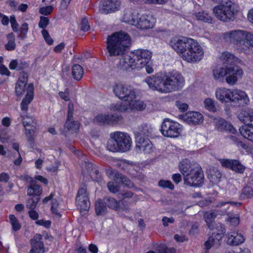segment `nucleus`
I'll return each mask as SVG.
<instances>
[{"instance_id": "nucleus-40", "label": "nucleus", "mask_w": 253, "mask_h": 253, "mask_svg": "<svg viewBox=\"0 0 253 253\" xmlns=\"http://www.w3.org/2000/svg\"><path fill=\"white\" fill-rule=\"evenodd\" d=\"M27 67L26 62L22 60H12L9 63V67L11 70H20Z\"/></svg>"}, {"instance_id": "nucleus-21", "label": "nucleus", "mask_w": 253, "mask_h": 253, "mask_svg": "<svg viewBox=\"0 0 253 253\" xmlns=\"http://www.w3.org/2000/svg\"><path fill=\"white\" fill-rule=\"evenodd\" d=\"M73 106L72 104L68 105L67 120L65 124V127L72 133L76 132L80 128V123L73 119Z\"/></svg>"}, {"instance_id": "nucleus-32", "label": "nucleus", "mask_w": 253, "mask_h": 253, "mask_svg": "<svg viewBox=\"0 0 253 253\" xmlns=\"http://www.w3.org/2000/svg\"><path fill=\"white\" fill-rule=\"evenodd\" d=\"M152 132V128L148 125H142L139 126L137 129L134 131L136 141L140 139H145L142 136H151Z\"/></svg>"}, {"instance_id": "nucleus-36", "label": "nucleus", "mask_w": 253, "mask_h": 253, "mask_svg": "<svg viewBox=\"0 0 253 253\" xmlns=\"http://www.w3.org/2000/svg\"><path fill=\"white\" fill-rule=\"evenodd\" d=\"M239 131L245 138L253 142V126L243 125L240 127Z\"/></svg>"}, {"instance_id": "nucleus-35", "label": "nucleus", "mask_w": 253, "mask_h": 253, "mask_svg": "<svg viewBox=\"0 0 253 253\" xmlns=\"http://www.w3.org/2000/svg\"><path fill=\"white\" fill-rule=\"evenodd\" d=\"M118 197L121 199L120 201L121 204L123 206H126L125 205L126 200H130V203H134L136 201V197L134 195L133 193L128 190L123 191L121 192L118 194Z\"/></svg>"}, {"instance_id": "nucleus-54", "label": "nucleus", "mask_w": 253, "mask_h": 253, "mask_svg": "<svg viewBox=\"0 0 253 253\" xmlns=\"http://www.w3.org/2000/svg\"><path fill=\"white\" fill-rule=\"evenodd\" d=\"M49 19L48 18L44 16H41L40 19V21L39 23V28L44 29L49 24Z\"/></svg>"}, {"instance_id": "nucleus-56", "label": "nucleus", "mask_w": 253, "mask_h": 253, "mask_svg": "<svg viewBox=\"0 0 253 253\" xmlns=\"http://www.w3.org/2000/svg\"><path fill=\"white\" fill-rule=\"evenodd\" d=\"M42 35L46 42V43L49 45H51L53 43V39L50 37L49 34L48 32V31L45 30L43 29L42 31Z\"/></svg>"}, {"instance_id": "nucleus-58", "label": "nucleus", "mask_w": 253, "mask_h": 253, "mask_svg": "<svg viewBox=\"0 0 253 253\" xmlns=\"http://www.w3.org/2000/svg\"><path fill=\"white\" fill-rule=\"evenodd\" d=\"M159 186H161L164 188H168L170 190H172L174 189V185L172 184V183L169 181L167 180H160Z\"/></svg>"}, {"instance_id": "nucleus-23", "label": "nucleus", "mask_w": 253, "mask_h": 253, "mask_svg": "<svg viewBox=\"0 0 253 253\" xmlns=\"http://www.w3.org/2000/svg\"><path fill=\"white\" fill-rule=\"evenodd\" d=\"M23 179L30 184V186L27 189L28 195L39 196L42 194V188L37 184L36 181L31 177L26 175L24 177Z\"/></svg>"}, {"instance_id": "nucleus-9", "label": "nucleus", "mask_w": 253, "mask_h": 253, "mask_svg": "<svg viewBox=\"0 0 253 253\" xmlns=\"http://www.w3.org/2000/svg\"><path fill=\"white\" fill-rule=\"evenodd\" d=\"M136 92L134 93V97L130 100H127L126 102H121L113 104L112 110L121 112H127L129 111H141L146 108V104L143 101L136 99Z\"/></svg>"}, {"instance_id": "nucleus-4", "label": "nucleus", "mask_w": 253, "mask_h": 253, "mask_svg": "<svg viewBox=\"0 0 253 253\" xmlns=\"http://www.w3.org/2000/svg\"><path fill=\"white\" fill-rule=\"evenodd\" d=\"M178 168L184 176L185 184L195 187L202 185L204 176L197 164H192L188 160L184 159L179 163Z\"/></svg>"}, {"instance_id": "nucleus-57", "label": "nucleus", "mask_w": 253, "mask_h": 253, "mask_svg": "<svg viewBox=\"0 0 253 253\" xmlns=\"http://www.w3.org/2000/svg\"><path fill=\"white\" fill-rule=\"evenodd\" d=\"M80 28L82 31L86 32L90 29V27L88 24V20L85 18H83L82 20Z\"/></svg>"}, {"instance_id": "nucleus-14", "label": "nucleus", "mask_w": 253, "mask_h": 253, "mask_svg": "<svg viewBox=\"0 0 253 253\" xmlns=\"http://www.w3.org/2000/svg\"><path fill=\"white\" fill-rule=\"evenodd\" d=\"M28 74L24 72L20 73L18 81L15 84V93L17 96L21 97L25 92L26 94L30 88V85H33L32 84H28Z\"/></svg>"}, {"instance_id": "nucleus-47", "label": "nucleus", "mask_w": 253, "mask_h": 253, "mask_svg": "<svg viewBox=\"0 0 253 253\" xmlns=\"http://www.w3.org/2000/svg\"><path fill=\"white\" fill-rule=\"evenodd\" d=\"M94 121L99 124L109 125V115L99 114L94 118Z\"/></svg>"}, {"instance_id": "nucleus-31", "label": "nucleus", "mask_w": 253, "mask_h": 253, "mask_svg": "<svg viewBox=\"0 0 253 253\" xmlns=\"http://www.w3.org/2000/svg\"><path fill=\"white\" fill-rule=\"evenodd\" d=\"M227 243L230 245L238 246L244 242V236L238 232H231L226 235Z\"/></svg>"}, {"instance_id": "nucleus-44", "label": "nucleus", "mask_w": 253, "mask_h": 253, "mask_svg": "<svg viewBox=\"0 0 253 253\" xmlns=\"http://www.w3.org/2000/svg\"><path fill=\"white\" fill-rule=\"evenodd\" d=\"M158 77L155 76L148 77L145 79V82L148 84L150 88L154 90H157Z\"/></svg>"}, {"instance_id": "nucleus-22", "label": "nucleus", "mask_w": 253, "mask_h": 253, "mask_svg": "<svg viewBox=\"0 0 253 253\" xmlns=\"http://www.w3.org/2000/svg\"><path fill=\"white\" fill-rule=\"evenodd\" d=\"M232 89L221 87L217 88L215 91L217 100L221 103H230Z\"/></svg>"}, {"instance_id": "nucleus-42", "label": "nucleus", "mask_w": 253, "mask_h": 253, "mask_svg": "<svg viewBox=\"0 0 253 253\" xmlns=\"http://www.w3.org/2000/svg\"><path fill=\"white\" fill-rule=\"evenodd\" d=\"M208 177L211 182L213 184H216L220 181L221 174L218 170L213 169L210 171L208 174Z\"/></svg>"}, {"instance_id": "nucleus-51", "label": "nucleus", "mask_w": 253, "mask_h": 253, "mask_svg": "<svg viewBox=\"0 0 253 253\" xmlns=\"http://www.w3.org/2000/svg\"><path fill=\"white\" fill-rule=\"evenodd\" d=\"M231 205H235L237 206L240 205V204L238 203H234V202H221L219 204L217 205V207L218 208H223L224 209V211L222 212V214L225 213L226 211L229 209V207Z\"/></svg>"}, {"instance_id": "nucleus-60", "label": "nucleus", "mask_w": 253, "mask_h": 253, "mask_svg": "<svg viewBox=\"0 0 253 253\" xmlns=\"http://www.w3.org/2000/svg\"><path fill=\"white\" fill-rule=\"evenodd\" d=\"M22 120L25 127L31 126L34 123L33 119L30 116H22Z\"/></svg>"}, {"instance_id": "nucleus-5", "label": "nucleus", "mask_w": 253, "mask_h": 253, "mask_svg": "<svg viewBox=\"0 0 253 253\" xmlns=\"http://www.w3.org/2000/svg\"><path fill=\"white\" fill-rule=\"evenodd\" d=\"M184 84V79L177 72L161 73L159 76V92L168 93L176 91Z\"/></svg>"}, {"instance_id": "nucleus-33", "label": "nucleus", "mask_w": 253, "mask_h": 253, "mask_svg": "<svg viewBox=\"0 0 253 253\" xmlns=\"http://www.w3.org/2000/svg\"><path fill=\"white\" fill-rule=\"evenodd\" d=\"M219 59L224 64H235L240 62V60L239 58L235 56L233 54L228 52H223L219 57Z\"/></svg>"}, {"instance_id": "nucleus-50", "label": "nucleus", "mask_w": 253, "mask_h": 253, "mask_svg": "<svg viewBox=\"0 0 253 253\" xmlns=\"http://www.w3.org/2000/svg\"><path fill=\"white\" fill-rule=\"evenodd\" d=\"M40 198L39 197H37L35 199L30 198L29 199L26 203V207L27 208L30 210H34L38 203L39 202Z\"/></svg>"}, {"instance_id": "nucleus-38", "label": "nucleus", "mask_w": 253, "mask_h": 253, "mask_svg": "<svg viewBox=\"0 0 253 253\" xmlns=\"http://www.w3.org/2000/svg\"><path fill=\"white\" fill-rule=\"evenodd\" d=\"M205 108L211 113H215L217 110V103L212 98H207L203 102Z\"/></svg>"}, {"instance_id": "nucleus-43", "label": "nucleus", "mask_w": 253, "mask_h": 253, "mask_svg": "<svg viewBox=\"0 0 253 253\" xmlns=\"http://www.w3.org/2000/svg\"><path fill=\"white\" fill-rule=\"evenodd\" d=\"M8 39L7 43L5 45V48L6 50L11 51L14 50L16 47L15 42V37L13 33H10L7 35Z\"/></svg>"}, {"instance_id": "nucleus-52", "label": "nucleus", "mask_w": 253, "mask_h": 253, "mask_svg": "<svg viewBox=\"0 0 253 253\" xmlns=\"http://www.w3.org/2000/svg\"><path fill=\"white\" fill-rule=\"evenodd\" d=\"M120 166L121 167L122 169L127 171L130 174H134L132 172V170L134 169V166L130 164L126 161H123L120 163Z\"/></svg>"}, {"instance_id": "nucleus-18", "label": "nucleus", "mask_w": 253, "mask_h": 253, "mask_svg": "<svg viewBox=\"0 0 253 253\" xmlns=\"http://www.w3.org/2000/svg\"><path fill=\"white\" fill-rule=\"evenodd\" d=\"M181 119L189 124L197 125L203 123L204 117L200 112L189 111L181 115Z\"/></svg>"}, {"instance_id": "nucleus-10", "label": "nucleus", "mask_w": 253, "mask_h": 253, "mask_svg": "<svg viewBox=\"0 0 253 253\" xmlns=\"http://www.w3.org/2000/svg\"><path fill=\"white\" fill-rule=\"evenodd\" d=\"M183 129V126L178 123L166 119L161 125V132L165 136L176 138L182 135Z\"/></svg>"}, {"instance_id": "nucleus-34", "label": "nucleus", "mask_w": 253, "mask_h": 253, "mask_svg": "<svg viewBox=\"0 0 253 253\" xmlns=\"http://www.w3.org/2000/svg\"><path fill=\"white\" fill-rule=\"evenodd\" d=\"M30 88L25 97L23 99L21 103V109L23 111H27L28 105L34 98V86L30 85Z\"/></svg>"}, {"instance_id": "nucleus-49", "label": "nucleus", "mask_w": 253, "mask_h": 253, "mask_svg": "<svg viewBox=\"0 0 253 253\" xmlns=\"http://www.w3.org/2000/svg\"><path fill=\"white\" fill-rule=\"evenodd\" d=\"M9 219L10 220V222L12 225V229L14 231L19 230L21 226L18 221L17 218L15 216V215L13 214H10L9 215Z\"/></svg>"}, {"instance_id": "nucleus-45", "label": "nucleus", "mask_w": 253, "mask_h": 253, "mask_svg": "<svg viewBox=\"0 0 253 253\" xmlns=\"http://www.w3.org/2000/svg\"><path fill=\"white\" fill-rule=\"evenodd\" d=\"M216 214L213 211H207L204 213L205 222L209 228H211L212 222Z\"/></svg>"}, {"instance_id": "nucleus-39", "label": "nucleus", "mask_w": 253, "mask_h": 253, "mask_svg": "<svg viewBox=\"0 0 253 253\" xmlns=\"http://www.w3.org/2000/svg\"><path fill=\"white\" fill-rule=\"evenodd\" d=\"M72 74L75 80L80 81L82 78L84 74L83 67L79 64L74 65L72 68Z\"/></svg>"}, {"instance_id": "nucleus-20", "label": "nucleus", "mask_w": 253, "mask_h": 253, "mask_svg": "<svg viewBox=\"0 0 253 253\" xmlns=\"http://www.w3.org/2000/svg\"><path fill=\"white\" fill-rule=\"evenodd\" d=\"M215 129L219 131H226L235 134L237 130L229 122L222 118H216L214 121Z\"/></svg>"}, {"instance_id": "nucleus-6", "label": "nucleus", "mask_w": 253, "mask_h": 253, "mask_svg": "<svg viewBox=\"0 0 253 253\" xmlns=\"http://www.w3.org/2000/svg\"><path fill=\"white\" fill-rule=\"evenodd\" d=\"M124 21L137 28L148 29L153 27L156 20L150 14H139L137 10L129 9L125 12Z\"/></svg>"}, {"instance_id": "nucleus-12", "label": "nucleus", "mask_w": 253, "mask_h": 253, "mask_svg": "<svg viewBox=\"0 0 253 253\" xmlns=\"http://www.w3.org/2000/svg\"><path fill=\"white\" fill-rule=\"evenodd\" d=\"M250 98L246 91L240 89H232L230 103L234 106L244 107L249 104Z\"/></svg>"}, {"instance_id": "nucleus-16", "label": "nucleus", "mask_w": 253, "mask_h": 253, "mask_svg": "<svg viewBox=\"0 0 253 253\" xmlns=\"http://www.w3.org/2000/svg\"><path fill=\"white\" fill-rule=\"evenodd\" d=\"M101 2L100 10L105 14L119 10L122 3L121 0H101Z\"/></svg>"}, {"instance_id": "nucleus-46", "label": "nucleus", "mask_w": 253, "mask_h": 253, "mask_svg": "<svg viewBox=\"0 0 253 253\" xmlns=\"http://www.w3.org/2000/svg\"><path fill=\"white\" fill-rule=\"evenodd\" d=\"M101 200H98L95 203V211L97 215H101L107 211L106 205Z\"/></svg>"}, {"instance_id": "nucleus-13", "label": "nucleus", "mask_w": 253, "mask_h": 253, "mask_svg": "<svg viewBox=\"0 0 253 253\" xmlns=\"http://www.w3.org/2000/svg\"><path fill=\"white\" fill-rule=\"evenodd\" d=\"M116 96L126 102L134 97L135 90L131 86L123 84H116L113 88Z\"/></svg>"}, {"instance_id": "nucleus-62", "label": "nucleus", "mask_w": 253, "mask_h": 253, "mask_svg": "<svg viewBox=\"0 0 253 253\" xmlns=\"http://www.w3.org/2000/svg\"><path fill=\"white\" fill-rule=\"evenodd\" d=\"M175 105L177 108L182 112L186 111L188 108V105L186 103L182 102L180 101H177L176 102Z\"/></svg>"}, {"instance_id": "nucleus-7", "label": "nucleus", "mask_w": 253, "mask_h": 253, "mask_svg": "<svg viewBox=\"0 0 253 253\" xmlns=\"http://www.w3.org/2000/svg\"><path fill=\"white\" fill-rule=\"evenodd\" d=\"M107 143L108 149L112 152H126L130 150L132 141L126 132L116 131L111 133Z\"/></svg>"}, {"instance_id": "nucleus-17", "label": "nucleus", "mask_w": 253, "mask_h": 253, "mask_svg": "<svg viewBox=\"0 0 253 253\" xmlns=\"http://www.w3.org/2000/svg\"><path fill=\"white\" fill-rule=\"evenodd\" d=\"M76 204L81 211L88 210L90 204L85 187H82L79 189L76 197Z\"/></svg>"}, {"instance_id": "nucleus-29", "label": "nucleus", "mask_w": 253, "mask_h": 253, "mask_svg": "<svg viewBox=\"0 0 253 253\" xmlns=\"http://www.w3.org/2000/svg\"><path fill=\"white\" fill-rule=\"evenodd\" d=\"M229 65L223 64L218 65L212 70V76L213 79L220 82L225 80Z\"/></svg>"}, {"instance_id": "nucleus-61", "label": "nucleus", "mask_w": 253, "mask_h": 253, "mask_svg": "<svg viewBox=\"0 0 253 253\" xmlns=\"http://www.w3.org/2000/svg\"><path fill=\"white\" fill-rule=\"evenodd\" d=\"M217 245L214 242L213 236H210L205 243V246L207 250L210 249L212 246Z\"/></svg>"}, {"instance_id": "nucleus-15", "label": "nucleus", "mask_w": 253, "mask_h": 253, "mask_svg": "<svg viewBox=\"0 0 253 253\" xmlns=\"http://www.w3.org/2000/svg\"><path fill=\"white\" fill-rule=\"evenodd\" d=\"M243 75V71L241 68L229 65L224 80L229 85H234L239 79L242 78Z\"/></svg>"}, {"instance_id": "nucleus-53", "label": "nucleus", "mask_w": 253, "mask_h": 253, "mask_svg": "<svg viewBox=\"0 0 253 253\" xmlns=\"http://www.w3.org/2000/svg\"><path fill=\"white\" fill-rule=\"evenodd\" d=\"M53 7L51 5L41 7L39 9V12L43 15H48L51 13Z\"/></svg>"}, {"instance_id": "nucleus-59", "label": "nucleus", "mask_w": 253, "mask_h": 253, "mask_svg": "<svg viewBox=\"0 0 253 253\" xmlns=\"http://www.w3.org/2000/svg\"><path fill=\"white\" fill-rule=\"evenodd\" d=\"M107 187L109 191L113 193H117L119 190V186L117 185H115L114 181L109 182Z\"/></svg>"}, {"instance_id": "nucleus-25", "label": "nucleus", "mask_w": 253, "mask_h": 253, "mask_svg": "<svg viewBox=\"0 0 253 253\" xmlns=\"http://www.w3.org/2000/svg\"><path fill=\"white\" fill-rule=\"evenodd\" d=\"M118 67L121 70H128L130 68L136 69L132 53L130 55H124L120 60Z\"/></svg>"}, {"instance_id": "nucleus-37", "label": "nucleus", "mask_w": 253, "mask_h": 253, "mask_svg": "<svg viewBox=\"0 0 253 253\" xmlns=\"http://www.w3.org/2000/svg\"><path fill=\"white\" fill-rule=\"evenodd\" d=\"M241 198L245 199L253 197V180L248 183L242 190Z\"/></svg>"}, {"instance_id": "nucleus-41", "label": "nucleus", "mask_w": 253, "mask_h": 253, "mask_svg": "<svg viewBox=\"0 0 253 253\" xmlns=\"http://www.w3.org/2000/svg\"><path fill=\"white\" fill-rule=\"evenodd\" d=\"M196 19L204 22L211 23L212 18L208 13L205 12H199L194 14Z\"/></svg>"}, {"instance_id": "nucleus-63", "label": "nucleus", "mask_w": 253, "mask_h": 253, "mask_svg": "<svg viewBox=\"0 0 253 253\" xmlns=\"http://www.w3.org/2000/svg\"><path fill=\"white\" fill-rule=\"evenodd\" d=\"M230 138L232 140V141H234L235 145L238 147V148H242L244 149H247L248 148V146L245 144L244 143L242 142V141H240L239 140H238L234 136H231Z\"/></svg>"}, {"instance_id": "nucleus-55", "label": "nucleus", "mask_w": 253, "mask_h": 253, "mask_svg": "<svg viewBox=\"0 0 253 253\" xmlns=\"http://www.w3.org/2000/svg\"><path fill=\"white\" fill-rule=\"evenodd\" d=\"M121 120H122L121 117L117 114H115V115H109V125L117 124Z\"/></svg>"}, {"instance_id": "nucleus-27", "label": "nucleus", "mask_w": 253, "mask_h": 253, "mask_svg": "<svg viewBox=\"0 0 253 253\" xmlns=\"http://www.w3.org/2000/svg\"><path fill=\"white\" fill-rule=\"evenodd\" d=\"M107 175L115 180H119L126 186L131 188L133 186V183L127 177L121 173H119L115 170L108 169L106 171Z\"/></svg>"}, {"instance_id": "nucleus-8", "label": "nucleus", "mask_w": 253, "mask_h": 253, "mask_svg": "<svg viewBox=\"0 0 253 253\" xmlns=\"http://www.w3.org/2000/svg\"><path fill=\"white\" fill-rule=\"evenodd\" d=\"M213 13L219 20L224 22L231 20L235 15V5L230 0L222 1L219 5L213 7Z\"/></svg>"}, {"instance_id": "nucleus-48", "label": "nucleus", "mask_w": 253, "mask_h": 253, "mask_svg": "<svg viewBox=\"0 0 253 253\" xmlns=\"http://www.w3.org/2000/svg\"><path fill=\"white\" fill-rule=\"evenodd\" d=\"M227 220L233 226H237L240 222L239 215L238 213H230L228 214Z\"/></svg>"}, {"instance_id": "nucleus-26", "label": "nucleus", "mask_w": 253, "mask_h": 253, "mask_svg": "<svg viewBox=\"0 0 253 253\" xmlns=\"http://www.w3.org/2000/svg\"><path fill=\"white\" fill-rule=\"evenodd\" d=\"M136 149L138 153L149 154L153 151L154 148L152 142L147 138L136 141Z\"/></svg>"}, {"instance_id": "nucleus-2", "label": "nucleus", "mask_w": 253, "mask_h": 253, "mask_svg": "<svg viewBox=\"0 0 253 253\" xmlns=\"http://www.w3.org/2000/svg\"><path fill=\"white\" fill-rule=\"evenodd\" d=\"M227 42H233L239 52L249 54L253 48V34L244 30H233L223 35Z\"/></svg>"}, {"instance_id": "nucleus-30", "label": "nucleus", "mask_w": 253, "mask_h": 253, "mask_svg": "<svg viewBox=\"0 0 253 253\" xmlns=\"http://www.w3.org/2000/svg\"><path fill=\"white\" fill-rule=\"evenodd\" d=\"M42 236L41 234H36L34 238L31 240L32 249L30 253H43L44 252L43 244L42 241Z\"/></svg>"}, {"instance_id": "nucleus-3", "label": "nucleus", "mask_w": 253, "mask_h": 253, "mask_svg": "<svg viewBox=\"0 0 253 253\" xmlns=\"http://www.w3.org/2000/svg\"><path fill=\"white\" fill-rule=\"evenodd\" d=\"M106 44L110 56H119L124 54L130 45V38L126 33L119 31L108 36Z\"/></svg>"}, {"instance_id": "nucleus-64", "label": "nucleus", "mask_w": 253, "mask_h": 253, "mask_svg": "<svg viewBox=\"0 0 253 253\" xmlns=\"http://www.w3.org/2000/svg\"><path fill=\"white\" fill-rule=\"evenodd\" d=\"M10 22L11 25V28L14 32H17L18 24L14 16H11L10 17Z\"/></svg>"}, {"instance_id": "nucleus-1", "label": "nucleus", "mask_w": 253, "mask_h": 253, "mask_svg": "<svg viewBox=\"0 0 253 253\" xmlns=\"http://www.w3.org/2000/svg\"><path fill=\"white\" fill-rule=\"evenodd\" d=\"M169 45L187 62H198L204 56L202 47L192 39L175 37L170 40Z\"/></svg>"}, {"instance_id": "nucleus-28", "label": "nucleus", "mask_w": 253, "mask_h": 253, "mask_svg": "<svg viewBox=\"0 0 253 253\" xmlns=\"http://www.w3.org/2000/svg\"><path fill=\"white\" fill-rule=\"evenodd\" d=\"M104 203L106 207L109 208L114 210L116 211H125L128 210V208L126 206H121L120 201H118L114 198L106 197L103 199Z\"/></svg>"}, {"instance_id": "nucleus-19", "label": "nucleus", "mask_w": 253, "mask_h": 253, "mask_svg": "<svg viewBox=\"0 0 253 253\" xmlns=\"http://www.w3.org/2000/svg\"><path fill=\"white\" fill-rule=\"evenodd\" d=\"M219 161L222 167L229 169L236 172L242 173L245 170V167L237 160L221 159Z\"/></svg>"}, {"instance_id": "nucleus-11", "label": "nucleus", "mask_w": 253, "mask_h": 253, "mask_svg": "<svg viewBox=\"0 0 253 253\" xmlns=\"http://www.w3.org/2000/svg\"><path fill=\"white\" fill-rule=\"evenodd\" d=\"M134 60L135 67L137 69H140L151 61L152 53L145 49H138L132 53Z\"/></svg>"}, {"instance_id": "nucleus-24", "label": "nucleus", "mask_w": 253, "mask_h": 253, "mask_svg": "<svg viewBox=\"0 0 253 253\" xmlns=\"http://www.w3.org/2000/svg\"><path fill=\"white\" fill-rule=\"evenodd\" d=\"M238 119L244 125L253 126V109L246 108L242 109L237 114Z\"/></svg>"}]
</instances>
